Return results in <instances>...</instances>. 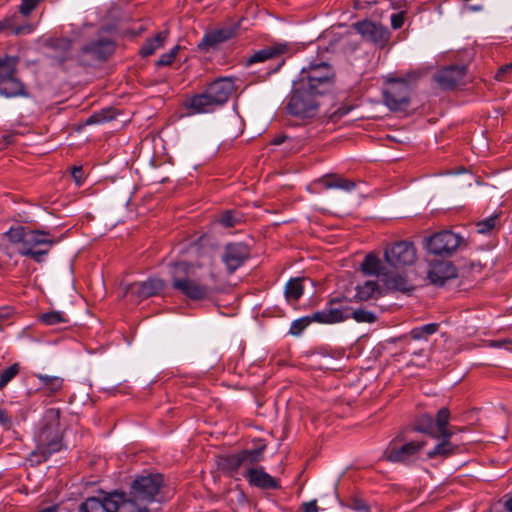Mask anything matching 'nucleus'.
<instances>
[{"instance_id":"obj_1","label":"nucleus","mask_w":512,"mask_h":512,"mask_svg":"<svg viewBox=\"0 0 512 512\" xmlns=\"http://www.w3.org/2000/svg\"><path fill=\"white\" fill-rule=\"evenodd\" d=\"M234 90L232 78H219L210 83L202 93L190 97L186 101V108L190 114L212 113L229 100Z\"/></svg>"},{"instance_id":"obj_2","label":"nucleus","mask_w":512,"mask_h":512,"mask_svg":"<svg viewBox=\"0 0 512 512\" xmlns=\"http://www.w3.org/2000/svg\"><path fill=\"white\" fill-rule=\"evenodd\" d=\"M172 286L191 300L207 299L215 291L197 277L196 268L188 263H176L171 268Z\"/></svg>"},{"instance_id":"obj_3","label":"nucleus","mask_w":512,"mask_h":512,"mask_svg":"<svg viewBox=\"0 0 512 512\" xmlns=\"http://www.w3.org/2000/svg\"><path fill=\"white\" fill-rule=\"evenodd\" d=\"M43 421L44 424L36 436L37 447L34 454L40 455L43 460H46L51 454L60 451L62 448L59 411L56 409L47 410Z\"/></svg>"},{"instance_id":"obj_4","label":"nucleus","mask_w":512,"mask_h":512,"mask_svg":"<svg viewBox=\"0 0 512 512\" xmlns=\"http://www.w3.org/2000/svg\"><path fill=\"white\" fill-rule=\"evenodd\" d=\"M319 94L295 81L293 90L287 99V112L300 119H311L318 115L321 106Z\"/></svg>"},{"instance_id":"obj_5","label":"nucleus","mask_w":512,"mask_h":512,"mask_svg":"<svg viewBox=\"0 0 512 512\" xmlns=\"http://www.w3.org/2000/svg\"><path fill=\"white\" fill-rule=\"evenodd\" d=\"M334 77L333 68L326 62H320L302 68L297 82L322 96L332 89Z\"/></svg>"},{"instance_id":"obj_6","label":"nucleus","mask_w":512,"mask_h":512,"mask_svg":"<svg viewBox=\"0 0 512 512\" xmlns=\"http://www.w3.org/2000/svg\"><path fill=\"white\" fill-rule=\"evenodd\" d=\"M163 483L161 474L139 476L133 482L131 496L148 508L150 503L161 501L160 493Z\"/></svg>"},{"instance_id":"obj_7","label":"nucleus","mask_w":512,"mask_h":512,"mask_svg":"<svg viewBox=\"0 0 512 512\" xmlns=\"http://www.w3.org/2000/svg\"><path fill=\"white\" fill-rule=\"evenodd\" d=\"M55 243L56 241L50 238L47 232L27 229L23 246L19 249V253L23 256L31 257L37 262H42L43 257L48 254Z\"/></svg>"},{"instance_id":"obj_8","label":"nucleus","mask_w":512,"mask_h":512,"mask_svg":"<svg viewBox=\"0 0 512 512\" xmlns=\"http://www.w3.org/2000/svg\"><path fill=\"white\" fill-rule=\"evenodd\" d=\"M400 436L390 441L386 449L383 451L382 459L391 463H411L416 455L426 445L425 441H411L403 445H399Z\"/></svg>"},{"instance_id":"obj_9","label":"nucleus","mask_w":512,"mask_h":512,"mask_svg":"<svg viewBox=\"0 0 512 512\" xmlns=\"http://www.w3.org/2000/svg\"><path fill=\"white\" fill-rule=\"evenodd\" d=\"M383 95L385 104L391 110H403L409 104V84L403 78H388L383 90Z\"/></svg>"},{"instance_id":"obj_10","label":"nucleus","mask_w":512,"mask_h":512,"mask_svg":"<svg viewBox=\"0 0 512 512\" xmlns=\"http://www.w3.org/2000/svg\"><path fill=\"white\" fill-rule=\"evenodd\" d=\"M463 243L464 239L460 235L445 230L435 233L428 239L427 249L435 255H451Z\"/></svg>"},{"instance_id":"obj_11","label":"nucleus","mask_w":512,"mask_h":512,"mask_svg":"<svg viewBox=\"0 0 512 512\" xmlns=\"http://www.w3.org/2000/svg\"><path fill=\"white\" fill-rule=\"evenodd\" d=\"M165 288V281L160 278H149L143 282H135L125 285L122 297H131L135 301L157 295Z\"/></svg>"},{"instance_id":"obj_12","label":"nucleus","mask_w":512,"mask_h":512,"mask_svg":"<svg viewBox=\"0 0 512 512\" xmlns=\"http://www.w3.org/2000/svg\"><path fill=\"white\" fill-rule=\"evenodd\" d=\"M350 318V308L339 298L331 299L327 305L312 314V319L320 324H335Z\"/></svg>"},{"instance_id":"obj_13","label":"nucleus","mask_w":512,"mask_h":512,"mask_svg":"<svg viewBox=\"0 0 512 512\" xmlns=\"http://www.w3.org/2000/svg\"><path fill=\"white\" fill-rule=\"evenodd\" d=\"M385 259L395 268L409 266L416 260V249L412 243L401 241L385 250Z\"/></svg>"},{"instance_id":"obj_14","label":"nucleus","mask_w":512,"mask_h":512,"mask_svg":"<svg viewBox=\"0 0 512 512\" xmlns=\"http://www.w3.org/2000/svg\"><path fill=\"white\" fill-rule=\"evenodd\" d=\"M249 256L250 250L246 244L230 243L225 246L221 259L228 273L232 274L245 263Z\"/></svg>"},{"instance_id":"obj_15","label":"nucleus","mask_w":512,"mask_h":512,"mask_svg":"<svg viewBox=\"0 0 512 512\" xmlns=\"http://www.w3.org/2000/svg\"><path fill=\"white\" fill-rule=\"evenodd\" d=\"M465 75V66H449L437 71L434 78L441 88L453 89L463 83Z\"/></svg>"},{"instance_id":"obj_16","label":"nucleus","mask_w":512,"mask_h":512,"mask_svg":"<svg viewBox=\"0 0 512 512\" xmlns=\"http://www.w3.org/2000/svg\"><path fill=\"white\" fill-rule=\"evenodd\" d=\"M457 276V269L449 261H435L430 264L429 280L435 285H443L447 280Z\"/></svg>"},{"instance_id":"obj_17","label":"nucleus","mask_w":512,"mask_h":512,"mask_svg":"<svg viewBox=\"0 0 512 512\" xmlns=\"http://www.w3.org/2000/svg\"><path fill=\"white\" fill-rule=\"evenodd\" d=\"M238 25L224 26L219 29L207 32L199 43L198 47L201 49L209 50L210 48L216 47L218 44L225 42L232 38Z\"/></svg>"},{"instance_id":"obj_18","label":"nucleus","mask_w":512,"mask_h":512,"mask_svg":"<svg viewBox=\"0 0 512 512\" xmlns=\"http://www.w3.org/2000/svg\"><path fill=\"white\" fill-rule=\"evenodd\" d=\"M114 49L115 45L110 39L101 38L84 45L82 52L90 55L93 59L104 60L114 52Z\"/></svg>"},{"instance_id":"obj_19","label":"nucleus","mask_w":512,"mask_h":512,"mask_svg":"<svg viewBox=\"0 0 512 512\" xmlns=\"http://www.w3.org/2000/svg\"><path fill=\"white\" fill-rule=\"evenodd\" d=\"M116 498L113 493L102 500L96 497L87 498L79 507V512H113Z\"/></svg>"},{"instance_id":"obj_20","label":"nucleus","mask_w":512,"mask_h":512,"mask_svg":"<svg viewBox=\"0 0 512 512\" xmlns=\"http://www.w3.org/2000/svg\"><path fill=\"white\" fill-rule=\"evenodd\" d=\"M248 478L250 485L269 490L277 489L279 487L278 481L264 471L262 467L250 469L249 474H244Z\"/></svg>"},{"instance_id":"obj_21","label":"nucleus","mask_w":512,"mask_h":512,"mask_svg":"<svg viewBox=\"0 0 512 512\" xmlns=\"http://www.w3.org/2000/svg\"><path fill=\"white\" fill-rule=\"evenodd\" d=\"M288 51V45L284 43H277L268 47H265L255 53H253L247 60V64L251 65L258 62L266 61L270 58L284 54Z\"/></svg>"},{"instance_id":"obj_22","label":"nucleus","mask_w":512,"mask_h":512,"mask_svg":"<svg viewBox=\"0 0 512 512\" xmlns=\"http://www.w3.org/2000/svg\"><path fill=\"white\" fill-rule=\"evenodd\" d=\"M436 439H440V442L437 443L434 448L427 452V459L433 458H448L452 455H455L457 452L458 446L451 442V437L439 436Z\"/></svg>"},{"instance_id":"obj_23","label":"nucleus","mask_w":512,"mask_h":512,"mask_svg":"<svg viewBox=\"0 0 512 512\" xmlns=\"http://www.w3.org/2000/svg\"><path fill=\"white\" fill-rule=\"evenodd\" d=\"M113 496L116 498L113 512H149L148 508L141 501H136L133 496L126 499L123 493L118 492H114Z\"/></svg>"},{"instance_id":"obj_24","label":"nucleus","mask_w":512,"mask_h":512,"mask_svg":"<svg viewBox=\"0 0 512 512\" xmlns=\"http://www.w3.org/2000/svg\"><path fill=\"white\" fill-rule=\"evenodd\" d=\"M318 183L324 189H341L347 192L352 191L356 187V183L354 181L334 174L323 176L318 180Z\"/></svg>"},{"instance_id":"obj_25","label":"nucleus","mask_w":512,"mask_h":512,"mask_svg":"<svg viewBox=\"0 0 512 512\" xmlns=\"http://www.w3.org/2000/svg\"><path fill=\"white\" fill-rule=\"evenodd\" d=\"M0 95L7 98L28 96L23 84L16 77L0 80Z\"/></svg>"},{"instance_id":"obj_26","label":"nucleus","mask_w":512,"mask_h":512,"mask_svg":"<svg viewBox=\"0 0 512 512\" xmlns=\"http://www.w3.org/2000/svg\"><path fill=\"white\" fill-rule=\"evenodd\" d=\"M383 281L387 288L400 292H409L413 289L412 284L404 274H392L387 272Z\"/></svg>"},{"instance_id":"obj_27","label":"nucleus","mask_w":512,"mask_h":512,"mask_svg":"<svg viewBox=\"0 0 512 512\" xmlns=\"http://www.w3.org/2000/svg\"><path fill=\"white\" fill-rule=\"evenodd\" d=\"M217 466L223 472L233 476L242 467L240 453L217 458Z\"/></svg>"},{"instance_id":"obj_28","label":"nucleus","mask_w":512,"mask_h":512,"mask_svg":"<svg viewBox=\"0 0 512 512\" xmlns=\"http://www.w3.org/2000/svg\"><path fill=\"white\" fill-rule=\"evenodd\" d=\"M265 446L252 449V450H243L240 453L242 467L246 469L245 474H249L250 469H256L254 466L262 461L263 459V452H264Z\"/></svg>"},{"instance_id":"obj_29","label":"nucleus","mask_w":512,"mask_h":512,"mask_svg":"<svg viewBox=\"0 0 512 512\" xmlns=\"http://www.w3.org/2000/svg\"><path fill=\"white\" fill-rule=\"evenodd\" d=\"M361 269L366 275L382 276L383 278L387 273L385 268L382 266L380 259L373 254H368L364 258L361 264Z\"/></svg>"},{"instance_id":"obj_30","label":"nucleus","mask_w":512,"mask_h":512,"mask_svg":"<svg viewBox=\"0 0 512 512\" xmlns=\"http://www.w3.org/2000/svg\"><path fill=\"white\" fill-rule=\"evenodd\" d=\"M381 295V289L376 281H366L363 285L356 288L355 297L360 301H367L372 298H377Z\"/></svg>"},{"instance_id":"obj_31","label":"nucleus","mask_w":512,"mask_h":512,"mask_svg":"<svg viewBox=\"0 0 512 512\" xmlns=\"http://www.w3.org/2000/svg\"><path fill=\"white\" fill-rule=\"evenodd\" d=\"M450 419V412L448 408L443 407L438 410L436 419H434L435 423V431L439 436L452 437L453 431L448 428Z\"/></svg>"},{"instance_id":"obj_32","label":"nucleus","mask_w":512,"mask_h":512,"mask_svg":"<svg viewBox=\"0 0 512 512\" xmlns=\"http://www.w3.org/2000/svg\"><path fill=\"white\" fill-rule=\"evenodd\" d=\"M303 279L302 278H291L285 285L284 288V295L287 300V302H296L298 301L303 293H304V287H303Z\"/></svg>"},{"instance_id":"obj_33","label":"nucleus","mask_w":512,"mask_h":512,"mask_svg":"<svg viewBox=\"0 0 512 512\" xmlns=\"http://www.w3.org/2000/svg\"><path fill=\"white\" fill-rule=\"evenodd\" d=\"M354 27L355 30L363 37L374 41L380 36L382 32L380 26H377L375 23L368 20L357 22Z\"/></svg>"},{"instance_id":"obj_34","label":"nucleus","mask_w":512,"mask_h":512,"mask_svg":"<svg viewBox=\"0 0 512 512\" xmlns=\"http://www.w3.org/2000/svg\"><path fill=\"white\" fill-rule=\"evenodd\" d=\"M414 431L424 433L429 435L432 438H437V433L435 431V423L434 419L431 415L425 413L418 417Z\"/></svg>"},{"instance_id":"obj_35","label":"nucleus","mask_w":512,"mask_h":512,"mask_svg":"<svg viewBox=\"0 0 512 512\" xmlns=\"http://www.w3.org/2000/svg\"><path fill=\"white\" fill-rule=\"evenodd\" d=\"M167 38V32H159L154 38L146 40L141 47V54L144 57L152 55L158 48H160Z\"/></svg>"},{"instance_id":"obj_36","label":"nucleus","mask_w":512,"mask_h":512,"mask_svg":"<svg viewBox=\"0 0 512 512\" xmlns=\"http://www.w3.org/2000/svg\"><path fill=\"white\" fill-rule=\"evenodd\" d=\"M18 58L15 56H5L0 58V80L15 77Z\"/></svg>"},{"instance_id":"obj_37","label":"nucleus","mask_w":512,"mask_h":512,"mask_svg":"<svg viewBox=\"0 0 512 512\" xmlns=\"http://www.w3.org/2000/svg\"><path fill=\"white\" fill-rule=\"evenodd\" d=\"M36 377L42 384V387L50 393H56L61 390L63 386V379L57 376H48L44 374H37Z\"/></svg>"},{"instance_id":"obj_38","label":"nucleus","mask_w":512,"mask_h":512,"mask_svg":"<svg viewBox=\"0 0 512 512\" xmlns=\"http://www.w3.org/2000/svg\"><path fill=\"white\" fill-rule=\"evenodd\" d=\"M439 329L438 323H429L419 327H415L410 331V336L414 340L427 339L428 336L436 333Z\"/></svg>"},{"instance_id":"obj_39","label":"nucleus","mask_w":512,"mask_h":512,"mask_svg":"<svg viewBox=\"0 0 512 512\" xmlns=\"http://www.w3.org/2000/svg\"><path fill=\"white\" fill-rule=\"evenodd\" d=\"M500 213H493L489 217L477 222L476 229L479 234H490L498 227Z\"/></svg>"},{"instance_id":"obj_40","label":"nucleus","mask_w":512,"mask_h":512,"mask_svg":"<svg viewBox=\"0 0 512 512\" xmlns=\"http://www.w3.org/2000/svg\"><path fill=\"white\" fill-rule=\"evenodd\" d=\"M16 16L12 18H7L0 22V31L4 29H10L11 32L15 35H21V34H27L32 32L33 26L32 25H25V26H16L14 24Z\"/></svg>"},{"instance_id":"obj_41","label":"nucleus","mask_w":512,"mask_h":512,"mask_svg":"<svg viewBox=\"0 0 512 512\" xmlns=\"http://www.w3.org/2000/svg\"><path fill=\"white\" fill-rule=\"evenodd\" d=\"M350 318H353L358 323H374L377 320L375 313L365 309H350Z\"/></svg>"},{"instance_id":"obj_42","label":"nucleus","mask_w":512,"mask_h":512,"mask_svg":"<svg viewBox=\"0 0 512 512\" xmlns=\"http://www.w3.org/2000/svg\"><path fill=\"white\" fill-rule=\"evenodd\" d=\"M26 231L27 229L23 226L11 227L7 232L4 233V236H6L11 243H19L21 246H23Z\"/></svg>"},{"instance_id":"obj_43","label":"nucleus","mask_w":512,"mask_h":512,"mask_svg":"<svg viewBox=\"0 0 512 512\" xmlns=\"http://www.w3.org/2000/svg\"><path fill=\"white\" fill-rule=\"evenodd\" d=\"M312 322H315V320L312 319V315L296 319L291 323L289 333L294 336H299Z\"/></svg>"},{"instance_id":"obj_44","label":"nucleus","mask_w":512,"mask_h":512,"mask_svg":"<svg viewBox=\"0 0 512 512\" xmlns=\"http://www.w3.org/2000/svg\"><path fill=\"white\" fill-rule=\"evenodd\" d=\"M41 321L46 325H56L59 323L68 322L65 315L59 311H51L41 315Z\"/></svg>"},{"instance_id":"obj_45","label":"nucleus","mask_w":512,"mask_h":512,"mask_svg":"<svg viewBox=\"0 0 512 512\" xmlns=\"http://www.w3.org/2000/svg\"><path fill=\"white\" fill-rule=\"evenodd\" d=\"M19 370V364L15 363L1 372L0 390L4 388L19 373Z\"/></svg>"},{"instance_id":"obj_46","label":"nucleus","mask_w":512,"mask_h":512,"mask_svg":"<svg viewBox=\"0 0 512 512\" xmlns=\"http://www.w3.org/2000/svg\"><path fill=\"white\" fill-rule=\"evenodd\" d=\"M115 118V114L111 109L102 110L100 113H95L87 119V124L104 123Z\"/></svg>"},{"instance_id":"obj_47","label":"nucleus","mask_w":512,"mask_h":512,"mask_svg":"<svg viewBox=\"0 0 512 512\" xmlns=\"http://www.w3.org/2000/svg\"><path fill=\"white\" fill-rule=\"evenodd\" d=\"M241 220V216L234 211H226L219 217V223L224 227H233Z\"/></svg>"},{"instance_id":"obj_48","label":"nucleus","mask_w":512,"mask_h":512,"mask_svg":"<svg viewBox=\"0 0 512 512\" xmlns=\"http://www.w3.org/2000/svg\"><path fill=\"white\" fill-rule=\"evenodd\" d=\"M12 316L13 309L11 307L5 306L0 308V331H2L6 326L12 324Z\"/></svg>"},{"instance_id":"obj_49","label":"nucleus","mask_w":512,"mask_h":512,"mask_svg":"<svg viewBox=\"0 0 512 512\" xmlns=\"http://www.w3.org/2000/svg\"><path fill=\"white\" fill-rule=\"evenodd\" d=\"M178 51H179V46H174L173 48L170 49L169 52L164 53L160 56L159 60L157 61V65L158 66L170 65L174 61Z\"/></svg>"},{"instance_id":"obj_50","label":"nucleus","mask_w":512,"mask_h":512,"mask_svg":"<svg viewBox=\"0 0 512 512\" xmlns=\"http://www.w3.org/2000/svg\"><path fill=\"white\" fill-rule=\"evenodd\" d=\"M39 0H21L19 12L23 16H28L37 7Z\"/></svg>"},{"instance_id":"obj_51","label":"nucleus","mask_w":512,"mask_h":512,"mask_svg":"<svg viewBox=\"0 0 512 512\" xmlns=\"http://www.w3.org/2000/svg\"><path fill=\"white\" fill-rule=\"evenodd\" d=\"M348 507L356 512H370L366 502L358 498L351 499L348 503Z\"/></svg>"},{"instance_id":"obj_52","label":"nucleus","mask_w":512,"mask_h":512,"mask_svg":"<svg viewBox=\"0 0 512 512\" xmlns=\"http://www.w3.org/2000/svg\"><path fill=\"white\" fill-rule=\"evenodd\" d=\"M404 20H405V13L404 12H399V13H396V14H392L391 15V26L393 29L397 30V29H400L403 24H404Z\"/></svg>"},{"instance_id":"obj_53","label":"nucleus","mask_w":512,"mask_h":512,"mask_svg":"<svg viewBox=\"0 0 512 512\" xmlns=\"http://www.w3.org/2000/svg\"><path fill=\"white\" fill-rule=\"evenodd\" d=\"M302 509L304 512H318L317 501L312 500L309 502H304L302 504Z\"/></svg>"},{"instance_id":"obj_54","label":"nucleus","mask_w":512,"mask_h":512,"mask_svg":"<svg viewBox=\"0 0 512 512\" xmlns=\"http://www.w3.org/2000/svg\"><path fill=\"white\" fill-rule=\"evenodd\" d=\"M72 177L74 178L77 185H80L83 180V169L82 167H74L72 169Z\"/></svg>"},{"instance_id":"obj_55","label":"nucleus","mask_w":512,"mask_h":512,"mask_svg":"<svg viewBox=\"0 0 512 512\" xmlns=\"http://www.w3.org/2000/svg\"><path fill=\"white\" fill-rule=\"evenodd\" d=\"M0 424L5 427H9L11 424V420L7 412L2 408H0Z\"/></svg>"},{"instance_id":"obj_56","label":"nucleus","mask_w":512,"mask_h":512,"mask_svg":"<svg viewBox=\"0 0 512 512\" xmlns=\"http://www.w3.org/2000/svg\"><path fill=\"white\" fill-rule=\"evenodd\" d=\"M512 69V63L510 65H507L499 70L497 73V79L502 80V74L505 73L507 70Z\"/></svg>"},{"instance_id":"obj_57","label":"nucleus","mask_w":512,"mask_h":512,"mask_svg":"<svg viewBox=\"0 0 512 512\" xmlns=\"http://www.w3.org/2000/svg\"><path fill=\"white\" fill-rule=\"evenodd\" d=\"M506 343H508V341H505V340L504 341H491L490 346L499 348V347L504 346ZM509 343H512V341H509Z\"/></svg>"},{"instance_id":"obj_58","label":"nucleus","mask_w":512,"mask_h":512,"mask_svg":"<svg viewBox=\"0 0 512 512\" xmlns=\"http://www.w3.org/2000/svg\"><path fill=\"white\" fill-rule=\"evenodd\" d=\"M504 507L507 511L512 512V497H507L505 499Z\"/></svg>"},{"instance_id":"obj_59","label":"nucleus","mask_w":512,"mask_h":512,"mask_svg":"<svg viewBox=\"0 0 512 512\" xmlns=\"http://www.w3.org/2000/svg\"><path fill=\"white\" fill-rule=\"evenodd\" d=\"M286 139V136H278L272 140L273 145H280L282 144Z\"/></svg>"},{"instance_id":"obj_60","label":"nucleus","mask_w":512,"mask_h":512,"mask_svg":"<svg viewBox=\"0 0 512 512\" xmlns=\"http://www.w3.org/2000/svg\"><path fill=\"white\" fill-rule=\"evenodd\" d=\"M467 8H468L470 11H479V10H481V9H482V7H481V6H474V5H469Z\"/></svg>"}]
</instances>
